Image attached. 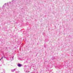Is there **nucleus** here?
<instances>
[{
  "mask_svg": "<svg viewBox=\"0 0 73 73\" xmlns=\"http://www.w3.org/2000/svg\"><path fill=\"white\" fill-rule=\"evenodd\" d=\"M17 65L19 67H21V64H18Z\"/></svg>",
  "mask_w": 73,
  "mask_h": 73,
  "instance_id": "obj_1",
  "label": "nucleus"
},
{
  "mask_svg": "<svg viewBox=\"0 0 73 73\" xmlns=\"http://www.w3.org/2000/svg\"><path fill=\"white\" fill-rule=\"evenodd\" d=\"M0 60H1V59H0Z\"/></svg>",
  "mask_w": 73,
  "mask_h": 73,
  "instance_id": "obj_3",
  "label": "nucleus"
},
{
  "mask_svg": "<svg viewBox=\"0 0 73 73\" xmlns=\"http://www.w3.org/2000/svg\"><path fill=\"white\" fill-rule=\"evenodd\" d=\"M2 73H3V72H2Z\"/></svg>",
  "mask_w": 73,
  "mask_h": 73,
  "instance_id": "obj_4",
  "label": "nucleus"
},
{
  "mask_svg": "<svg viewBox=\"0 0 73 73\" xmlns=\"http://www.w3.org/2000/svg\"><path fill=\"white\" fill-rule=\"evenodd\" d=\"M3 57H2L1 58V59H2V60H3Z\"/></svg>",
  "mask_w": 73,
  "mask_h": 73,
  "instance_id": "obj_2",
  "label": "nucleus"
}]
</instances>
